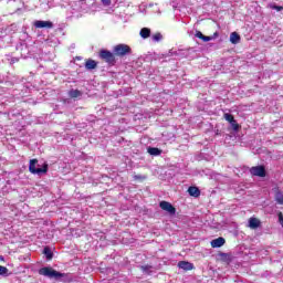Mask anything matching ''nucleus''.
<instances>
[{
  "label": "nucleus",
  "mask_w": 283,
  "mask_h": 283,
  "mask_svg": "<svg viewBox=\"0 0 283 283\" xmlns=\"http://www.w3.org/2000/svg\"><path fill=\"white\" fill-rule=\"evenodd\" d=\"M39 275H43L44 277H50V280H59L61 277H67V274L61 273L50 266H44L39 270Z\"/></svg>",
  "instance_id": "1"
},
{
  "label": "nucleus",
  "mask_w": 283,
  "mask_h": 283,
  "mask_svg": "<svg viewBox=\"0 0 283 283\" xmlns=\"http://www.w3.org/2000/svg\"><path fill=\"white\" fill-rule=\"evenodd\" d=\"M39 164V159H31L29 164V171L30 174H48V164H44L42 168H36V165Z\"/></svg>",
  "instance_id": "2"
},
{
  "label": "nucleus",
  "mask_w": 283,
  "mask_h": 283,
  "mask_svg": "<svg viewBox=\"0 0 283 283\" xmlns=\"http://www.w3.org/2000/svg\"><path fill=\"white\" fill-rule=\"evenodd\" d=\"M113 53L115 56H127V54H132V48L127 44H117L114 46Z\"/></svg>",
  "instance_id": "3"
},
{
  "label": "nucleus",
  "mask_w": 283,
  "mask_h": 283,
  "mask_svg": "<svg viewBox=\"0 0 283 283\" xmlns=\"http://www.w3.org/2000/svg\"><path fill=\"white\" fill-rule=\"evenodd\" d=\"M99 59L108 65H116V55L107 50L99 51Z\"/></svg>",
  "instance_id": "4"
},
{
  "label": "nucleus",
  "mask_w": 283,
  "mask_h": 283,
  "mask_svg": "<svg viewBox=\"0 0 283 283\" xmlns=\"http://www.w3.org/2000/svg\"><path fill=\"white\" fill-rule=\"evenodd\" d=\"M250 174L259 178H264L266 177V168L264 166H254L250 169Z\"/></svg>",
  "instance_id": "5"
},
{
  "label": "nucleus",
  "mask_w": 283,
  "mask_h": 283,
  "mask_svg": "<svg viewBox=\"0 0 283 283\" xmlns=\"http://www.w3.org/2000/svg\"><path fill=\"white\" fill-rule=\"evenodd\" d=\"M159 207L160 209H163V211H167V213H169L170 216H176V207L169 203V201H161L159 203Z\"/></svg>",
  "instance_id": "6"
},
{
  "label": "nucleus",
  "mask_w": 283,
  "mask_h": 283,
  "mask_svg": "<svg viewBox=\"0 0 283 283\" xmlns=\"http://www.w3.org/2000/svg\"><path fill=\"white\" fill-rule=\"evenodd\" d=\"M34 28L36 29H43L46 28V30H52L54 28V23L52 21H43V20H36L33 23Z\"/></svg>",
  "instance_id": "7"
},
{
  "label": "nucleus",
  "mask_w": 283,
  "mask_h": 283,
  "mask_svg": "<svg viewBox=\"0 0 283 283\" xmlns=\"http://www.w3.org/2000/svg\"><path fill=\"white\" fill-rule=\"evenodd\" d=\"M227 243V240H224V238L219 237L217 239H213L210 244L212 247V249H220V247H224V244Z\"/></svg>",
  "instance_id": "8"
},
{
  "label": "nucleus",
  "mask_w": 283,
  "mask_h": 283,
  "mask_svg": "<svg viewBox=\"0 0 283 283\" xmlns=\"http://www.w3.org/2000/svg\"><path fill=\"white\" fill-rule=\"evenodd\" d=\"M178 268L182 269L184 271H193V263L187 261H179Z\"/></svg>",
  "instance_id": "9"
},
{
  "label": "nucleus",
  "mask_w": 283,
  "mask_h": 283,
  "mask_svg": "<svg viewBox=\"0 0 283 283\" xmlns=\"http://www.w3.org/2000/svg\"><path fill=\"white\" fill-rule=\"evenodd\" d=\"M188 193L189 196H191L192 198H200V188L196 187V186H190L188 188Z\"/></svg>",
  "instance_id": "10"
},
{
  "label": "nucleus",
  "mask_w": 283,
  "mask_h": 283,
  "mask_svg": "<svg viewBox=\"0 0 283 283\" xmlns=\"http://www.w3.org/2000/svg\"><path fill=\"white\" fill-rule=\"evenodd\" d=\"M98 67V62L92 60V59H87L85 61V69L86 70H96Z\"/></svg>",
  "instance_id": "11"
},
{
  "label": "nucleus",
  "mask_w": 283,
  "mask_h": 283,
  "mask_svg": "<svg viewBox=\"0 0 283 283\" xmlns=\"http://www.w3.org/2000/svg\"><path fill=\"white\" fill-rule=\"evenodd\" d=\"M262 224V222L260 221V219L258 218H250L249 219V227L250 229H259V227Z\"/></svg>",
  "instance_id": "12"
},
{
  "label": "nucleus",
  "mask_w": 283,
  "mask_h": 283,
  "mask_svg": "<svg viewBox=\"0 0 283 283\" xmlns=\"http://www.w3.org/2000/svg\"><path fill=\"white\" fill-rule=\"evenodd\" d=\"M240 35L238 34V32H232L230 34V43H232V45H238V43H240Z\"/></svg>",
  "instance_id": "13"
},
{
  "label": "nucleus",
  "mask_w": 283,
  "mask_h": 283,
  "mask_svg": "<svg viewBox=\"0 0 283 283\" xmlns=\"http://www.w3.org/2000/svg\"><path fill=\"white\" fill-rule=\"evenodd\" d=\"M142 39H149L151 36V30L149 28H143L139 32Z\"/></svg>",
  "instance_id": "14"
},
{
  "label": "nucleus",
  "mask_w": 283,
  "mask_h": 283,
  "mask_svg": "<svg viewBox=\"0 0 283 283\" xmlns=\"http://www.w3.org/2000/svg\"><path fill=\"white\" fill-rule=\"evenodd\" d=\"M219 258H220V261H221V262H226L227 264H230V262H231V260H232L231 254L224 253V252H221V253L219 254Z\"/></svg>",
  "instance_id": "15"
},
{
  "label": "nucleus",
  "mask_w": 283,
  "mask_h": 283,
  "mask_svg": "<svg viewBox=\"0 0 283 283\" xmlns=\"http://www.w3.org/2000/svg\"><path fill=\"white\" fill-rule=\"evenodd\" d=\"M147 151L150 156H160V154H163V150L156 147H149Z\"/></svg>",
  "instance_id": "16"
},
{
  "label": "nucleus",
  "mask_w": 283,
  "mask_h": 283,
  "mask_svg": "<svg viewBox=\"0 0 283 283\" xmlns=\"http://www.w3.org/2000/svg\"><path fill=\"white\" fill-rule=\"evenodd\" d=\"M43 253L46 256V260H52V258H54V253H52V249H50V247H45Z\"/></svg>",
  "instance_id": "17"
},
{
  "label": "nucleus",
  "mask_w": 283,
  "mask_h": 283,
  "mask_svg": "<svg viewBox=\"0 0 283 283\" xmlns=\"http://www.w3.org/2000/svg\"><path fill=\"white\" fill-rule=\"evenodd\" d=\"M69 96L71 98H78V96H81V91H78V90H71L69 92Z\"/></svg>",
  "instance_id": "18"
},
{
  "label": "nucleus",
  "mask_w": 283,
  "mask_h": 283,
  "mask_svg": "<svg viewBox=\"0 0 283 283\" xmlns=\"http://www.w3.org/2000/svg\"><path fill=\"white\" fill-rule=\"evenodd\" d=\"M223 118H226V120H227L228 123H230V124L235 120V117H234L232 114H230V113H226V114L223 115Z\"/></svg>",
  "instance_id": "19"
},
{
  "label": "nucleus",
  "mask_w": 283,
  "mask_h": 283,
  "mask_svg": "<svg viewBox=\"0 0 283 283\" xmlns=\"http://www.w3.org/2000/svg\"><path fill=\"white\" fill-rule=\"evenodd\" d=\"M275 200L279 205H283V193L282 192H276Z\"/></svg>",
  "instance_id": "20"
},
{
  "label": "nucleus",
  "mask_w": 283,
  "mask_h": 283,
  "mask_svg": "<svg viewBox=\"0 0 283 283\" xmlns=\"http://www.w3.org/2000/svg\"><path fill=\"white\" fill-rule=\"evenodd\" d=\"M9 270L8 268L0 265V275H4V277H8Z\"/></svg>",
  "instance_id": "21"
},
{
  "label": "nucleus",
  "mask_w": 283,
  "mask_h": 283,
  "mask_svg": "<svg viewBox=\"0 0 283 283\" xmlns=\"http://www.w3.org/2000/svg\"><path fill=\"white\" fill-rule=\"evenodd\" d=\"M230 125L234 132L240 130V124H238V122L235 119L233 122H231Z\"/></svg>",
  "instance_id": "22"
},
{
  "label": "nucleus",
  "mask_w": 283,
  "mask_h": 283,
  "mask_svg": "<svg viewBox=\"0 0 283 283\" xmlns=\"http://www.w3.org/2000/svg\"><path fill=\"white\" fill-rule=\"evenodd\" d=\"M153 41H156V42L163 41V34L161 33H155L153 35Z\"/></svg>",
  "instance_id": "23"
},
{
  "label": "nucleus",
  "mask_w": 283,
  "mask_h": 283,
  "mask_svg": "<svg viewBox=\"0 0 283 283\" xmlns=\"http://www.w3.org/2000/svg\"><path fill=\"white\" fill-rule=\"evenodd\" d=\"M216 36H209V35H203L202 40L203 43H209V41H213Z\"/></svg>",
  "instance_id": "24"
},
{
  "label": "nucleus",
  "mask_w": 283,
  "mask_h": 283,
  "mask_svg": "<svg viewBox=\"0 0 283 283\" xmlns=\"http://www.w3.org/2000/svg\"><path fill=\"white\" fill-rule=\"evenodd\" d=\"M140 269L144 271V273H147V271H150L151 265H142Z\"/></svg>",
  "instance_id": "25"
},
{
  "label": "nucleus",
  "mask_w": 283,
  "mask_h": 283,
  "mask_svg": "<svg viewBox=\"0 0 283 283\" xmlns=\"http://www.w3.org/2000/svg\"><path fill=\"white\" fill-rule=\"evenodd\" d=\"M195 36H197V39H201V41H202V39H205V34H202V32H200V31H197Z\"/></svg>",
  "instance_id": "26"
},
{
  "label": "nucleus",
  "mask_w": 283,
  "mask_h": 283,
  "mask_svg": "<svg viewBox=\"0 0 283 283\" xmlns=\"http://www.w3.org/2000/svg\"><path fill=\"white\" fill-rule=\"evenodd\" d=\"M145 176H140V175H135L134 176V180H145Z\"/></svg>",
  "instance_id": "27"
},
{
  "label": "nucleus",
  "mask_w": 283,
  "mask_h": 283,
  "mask_svg": "<svg viewBox=\"0 0 283 283\" xmlns=\"http://www.w3.org/2000/svg\"><path fill=\"white\" fill-rule=\"evenodd\" d=\"M103 6H112V0H102Z\"/></svg>",
  "instance_id": "28"
},
{
  "label": "nucleus",
  "mask_w": 283,
  "mask_h": 283,
  "mask_svg": "<svg viewBox=\"0 0 283 283\" xmlns=\"http://www.w3.org/2000/svg\"><path fill=\"white\" fill-rule=\"evenodd\" d=\"M274 10H279V11H280V10H283V7H277V6H275V7H274Z\"/></svg>",
  "instance_id": "29"
},
{
  "label": "nucleus",
  "mask_w": 283,
  "mask_h": 283,
  "mask_svg": "<svg viewBox=\"0 0 283 283\" xmlns=\"http://www.w3.org/2000/svg\"><path fill=\"white\" fill-rule=\"evenodd\" d=\"M0 262H6V259L3 258V255H0Z\"/></svg>",
  "instance_id": "30"
},
{
  "label": "nucleus",
  "mask_w": 283,
  "mask_h": 283,
  "mask_svg": "<svg viewBox=\"0 0 283 283\" xmlns=\"http://www.w3.org/2000/svg\"><path fill=\"white\" fill-rule=\"evenodd\" d=\"M214 36H218V32H214Z\"/></svg>",
  "instance_id": "31"
}]
</instances>
